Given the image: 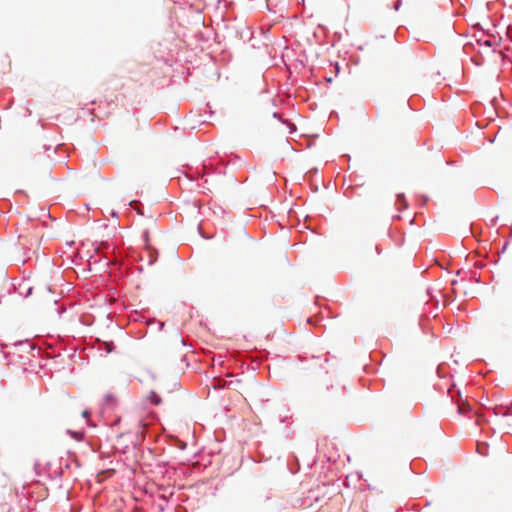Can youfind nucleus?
Returning <instances> with one entry per match:
<instances>
[{"label":"nucleus","mask_w":512,"mask_h":512,"mask_svg":"<svg viewBox=\"0 0 512 512\" xmlns=\"http://www.w3.org/2000/svg\"><path fill=\"white\" fill-rule=\"evenodd\" d=\"M34 294H36L37 302H43V301L53 302L54 301L51 297V289L46 284H40L36 287H29L25 296L31 297Z\"/></svg>","instance_id":"nucleus-1"},{"label":"nucleus","mask_w":512,"mask_h":512,"mask_svg":"<svg viewBox=\"0 0 512 512\" xmlns=\"http://www.w3.org/2000/svg\"><path fill=\"white\" fill-rule=\"evenodd\" d=\"M494 62L501 63L503 61V55L501 51H492Z\"/></svg>","instance_id":"nucleus-2"},{"label":"nucleus","mask_w":512,"mask_h":512,"mask_svg":"<svg viewBox=\"0 0 512 512\" xmlns=\"http://www.w3.org/2000/svg\"><path fill=\"white\" fill-rule=\"evenodd\" d=\"M397 204H399V209L407 207L406 200L402 194L398 195Z\"/></svg>","instance_id":"nucleus-3"},{"label":"nucleus","mask_w":512,"mask_h":512,"mask_svg":"<svg viewBox=\"0 0 512 512\" xmlns=\"http://www.w3.org/2000/svg\"><path fill=\"white\" fill-rule=\"evenodd\" d=\"M485 468H486L487 471L493 472V470H494V462H493L492 459L489 458V459H487L485 461Z\"/></svg>","instance_id":"nucleus-4"},{"label":"nucleus","mask_w":512,"mask_h":512,"mask_svg":"<svg viewBox=\"0 0 512 512\" xmlns=\"http://www.w3.org/2000/svg\"><path fill=\"white\" fill-rule=\"evenodd\" d=\"M458 410L460 413H466L470 411V405L468 403H462L458 406Z\"/></svg>","instance_id":"nucleus-5"},{"label":"nucleus","mask_w":512,"mask_h":512,"mask_svg":"<svg viewBox=\"0 0 512 512\" xmlns=\"http://www.w3.org/2000/svg\"><path fill=\"white\" fill-rule=\"evenodd\" d=\"M150 399L156 405L160 404L161 402V399L154 392H152Z\"/></svg>","instance_id":"nucleus-6"},{"label":"nucleus","mask_w":512,"mask_h":512,"mask_svg":"<svg viewBox=\"0 0 512 512\" xmlns=\"http://www.w3.org/2000/svg\"><path fill=\"white\" fill-rule=\"evenodd\" d=\"M473 47H474V45L472 43H467V44H465L464 49L468 53L470 51V49Z\"/></svg>","instance_id":"nucleus-7"},{"label":"nucleus","mask_w":512,"mask_h":512,"mask_svg":"<svg viewBox=\"0 0 512 512\" xmlns=\"http://www.w3.org/2000/svg\"><path fill=\"white\" fill-rule=\"evenodd\" d=\"M483 43H484L485 45H487L488 47H491V46H492V43H491V41H490V40H485Z\"/></svg>","instance_id":"nucleus-8"},{"label":"nucleus","mask_w":512,"mask_h":512,"mask_svg":"<svg viewBox=\"0 0 512 512\" xmlns=\"http://www.w3.org/2000/svg\"><path fill=\"white\" fill-rule=\"evenodd\" d=\"M82 416L83 417H88L89 416V412L87 410L83 411Z\"/></svg>","instance_id":"nucleus-9"},{"label":"nucleus","mask_w":512,"mask_h":512,"mask_svg":"<svg viewBox=\"0 0 512 512\" xmlns=\"http://www.w3.org/2000/svg\"><path fill=\"white\" fill-rule=\"evenodd\" d=\"M476 451L479 452L480 451V442H477L476 443Z\"/></svg>","instance_id":"nucleus-10"},{"label":"nucleus","mask_w":512,"mask_h":512,"mask_svg":"<svg viewBox=\"0 0 512 512\" xmlns=\"http://www.w3.org/2000/svg\"><path fill=\"white\" fill-rule=\"evenodd\" d=\"M484 446H485V444H484V443H482V452H481V455H482V456L486 455V453L484 452Z\"/></svg>","instance_id":"nucleus-11"}]
</instances>
